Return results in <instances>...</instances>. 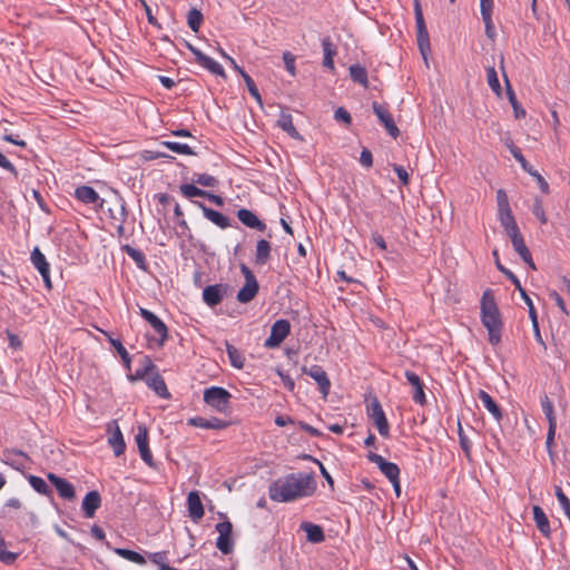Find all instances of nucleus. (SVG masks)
I'll return each mask as SVG.
<instances>
[{"label": "nucleus", "mask_w": 570, "mask_h": 570, "mask_svg": "<svg viewBox=\"0 0 570 570\" xmlns=\"http://www.w3.org/2000/svg\"><path fill=\"white\" fill-rule=\"evenodd\" d=\"M316 490L312 473H291L274 481L268 489L271 500L291 502L298 498L309 497Z\"/></svg>", "instance_id": "obj_1"}, {"label": "nucleus", "mask_w": 570, "mask_h": 570, "mask_svg": "<svg viewBox=\"0 0 570 570\" xmlns=\"http://www.w3.org/2000/svg\"><path fill=\"white\" fill-rule=\"evenodd\" d=\"M481 322L488 330L489 342L498 345L501 342L503 323L492 289H485L481 297Z\"/></svg>", "instance_id": "obj_2"}, {"label": "nucleus", "mask_w": 570, "mask_h": 570, "mask_svg": "<svg viewBox=\"0 0 570 570\" xmlns=\"http://www.w3.org/2000/svg\"><path fill=\"white\" fill-rule=\"evenodd\" d=\"M232 394L224 387L210 386L204 391V402L219 413L230 409Z\"/></svg>", "instance_id": "obj_3"}, {"label": "nucleus", "mask_w": 570, "mask_h": 570, "mask_svg": "<svg viewBox=\"0 0 570 570\" xmlns=\"http://www.w3.org/2000/svg\"><path fill=\"white\" fill-rule=\"evenodd\" d=\"M245 284L237 293V301L242 304L252 302L258 293L259 285L253 271L244 263L239 265Z\"/></svg>", "instance_id": "obj_4"}, {"label": "nucleus", "mask_w": 570, "mask_h": 570, "mask_svg": "<svg viewBox=\"0 0 570 570\" xmlns=\"http://www.w3.org/2000/svg\"><path fill=\"white\" fill-rule=\"evenodd\" d=\"M414 1V16H415V23H416V41L417 47L422 53V56L425 58L426 53L430 52V37L429 31L424 21L423 11L421 8L420 0H413Z\"/></svg>", "instance_id": "obj_5"}, {"label": "nucleus", "mask_w": 570, "mask_h": 570, "mask_svg": "<svg viewBox=\"0 0 570 570\" xmlns=\"http://www.w3.org/2000/svg\"><path fill=\"white\" fill-rule=\"evenodd\" d=\"M507 147L509 148L510 153L512 154L513 158L521 165V168L528 173L530 176L534 177L539 188L543 194H549V184L547 180L535 170L524 158V156L521 153V149L517 147L513 141L509 140L505 142Z\"/></svg>", "instance_id": "obj_6"}, {"label": "nucleus", "mask_w": 570, "mask_h": 570, "mask_svg": "<svg viewBox=\"0 0 570 570\" xmlns=\"http://www.w3.org/2000/svg\"><path fill=\"white\" fill-rule=\"evenodd\" d=\"M367 415L375 424L380 435L387 438L390 435V424L383 407L376 397H374L367 405Z\"/></svg>", "instance_id": "obj_7"}, {"label": "nucleus", "mask_w": 570, "mask_h": 570, "mask_svg": "<svg viewBox=\"0 0 570 570\" xmlns=\"http://www.w3.org/2000/svg\"><path fill=\"white\" fill-rule=\"evenodd\" d=\"M291 333V323L287 320L281 318L277 320L271 328L269 336L265 340L264 346L266 348H275L278 347L283 341Z\"/></svg>", "instance_id": "obj_8"}, {"label": "nucleus", "mask_w": 570, "mask_h": 570, "mask_svg": "<svg viewBox=\"0 0 570 570\" xmlns=\"http://www.w3.org/2000/svg\"><path fill=\"white\" fill-rule=\"evenodd\" d=\"M215 529L219 533L216 540L217 549L224 554L232 553L234 549V540L232 538L233 524L229 521H223L217 523Z\"/></svg>", "instance_id": "obj_9"}, {"label": "nucleus", "mask_w": 570, "mask_h": 570, "mask_svg": "<svg viewBox=\"0 0 570 570\" xmlns=\"http://www.w3.org/2000/svg\"><path fill=\"white\" fill-rule=\"evenodd\" d=\"M186 47L195 56L196 62L210 73L226 78L224 68L210 57L203 53L198 48L186 41Z\"/></svg>", "instance_id": "obj_10"}, {"label": "nucleus", "mask_w": 570, "mask_h": 570, "mask_svg": "<svg viewBox=\"0 0 570 570\" xmlns=\"http://www.w3.org/2000/svg\"><path fill=\"white\" fill-rule=\"evenodd\" d=\"M108 212L109 217L114 222L118 223V232L122 233L124 224L126 223L128 217V212L126 207V202L119 193L115 191L112 207L108 208Z\"/></svg>", "instance_id": "obj_11"}, {"label": "nucleus", "mask_w": 570, "mask_h": 570, "mask_svg": "<svg viewBox=\"0 0 570 570\" xmlns=\"http://www.w3.org/2000/svg\"><path fill=\"white\" fill-rule=\"evenodd\" d=\"M139 314L159 335L157 344L158 346H163L168 337V328L166 324L156 314L144 307L139 308Z\"/></svg>", "instance_id": "obj_12"}, {"label": "nucleus", "mask_w": 570, "mask_h": 570, "mask_svg": "<svg viewBox=\"0 0 570 570\" xmlns=\"http://www.w3.org/2000/svg\"><path fill=\"white\" fill-rule=\"evenodd\" d=\"M366 459L375 463L390 482L400 478V468L395 463L386 461L382 455L375 452H368Z\"/></svg>", "instance_id": "obj_13"}, {"label": "nucleus", "mask_w": 570, "mask_h": 570, "mask_svg": "<svg viewBox=\"0 0 570 570\" xmlns=\"http://www.w3.org/2000/svg\"><path fill=\"white\" fill-rule=\"evenodd\" d=\"M30 261L35 268L39 272L41 275L45 286L48 289L52 288V283L50 278V265L46 258V256L41 253L39 247H35L31 252Z\"/></svg>", "instance_id": "obj_14"}, {"label": "nucleus", "mask_w": 570, "mask_h": 570, "mask_svg": "<svg viewBox=\"0 0 570 570\" xmlns=\"http://www.w3.org/2000/svg\"><path fill=\"white\" fill-rule=\"evenodd\" d=\"M229 291L228 284H215L208 285L203 291V301L209 307H215L220 304L224 297L227 295Z\"/></svg>", "instance_id": "obj_15"}, {"label": "nucleus", "mask_w": 570, "mask_h": 570, "mask_svg": "<svg viewBox=\"0 0 570 570\" xmlns=\"http://www.w3.org/2000/svg\"><path fill=\"white\" fill-rule=\"evenodd\" d=\"M302 370L317 383L321 393L326 397L331 390V381L323 367L320 365H312L311 367L303 366Z\"/></svg>", "instance_id": "obj_16"}, {"label": "nucleus", "mask_w": 570, "mask_h": 570, "mask_svg": "<svg viewBox=\"0 0 570 570\" xmlns=\"http://www.w3.org/2000/svg\"><path fill=\"white\" fill-rule=\"evenodd\" d=\"M135 440H136V443H137V446H138V450L140 453V458L142 459V461L148 466L155 468L153 454H151V451H150L149 444H148V431H147L146 426H144V425L138 426V432L135 436Z\"/></svg>", "instance_id": "obj_17"}, {"label": "nucleus", "mask_w": 570, "mask_h": 570, "mask_svg": "<svg viewBox=\"0 0 570 570\" xmlns=\"http://www.w3.org/2000/svg\"><path fill=\"white\" fill-rule=\"evenodd\" d=\"M372 108H373L374 114L377 116L379 120L381 121V124L384 126V128L389 132V135L392 136L393 138H397V136L400 135V130H399L397 126L395 125L389 110L384 106H382L381 104H379L376 101L373 102Z\"/></svg>", "instance_id": "obj_18"}, {"label": "nucleus", "mask_w": 570, "mask_h": 570, "mask_svg": "<svg viewBox=\"0 0 570 570\" xmlns=\"http://www.w3.org/2000/svg\"><path fill=\"white\" fill-rule=\"evenodd\" d=\"M47 478L56 488L60 498L68 501L76 499L75 487L67 479L60 478L51 472L47 474Z\"/></svg>", "instance_id": "obj_19"}, {"label": "nucleus", "mask_w": 570, "mask_h": 570, "mask_svg": "<svg viewBox=\"0 0 570 570\" xmlns=\"http://www.w3.org/2000/svg\"><path fill=\"white\" fill-rule=\"evenodd\" d=\"M107 432L110 433L108 438V443L112 448L115 455L120 456L121 454H124L126 450V443L120 431V428L116 421H111L107 425Z\"/></svg>", "instance_id": "obj_20"}, {"label": "nucleus", "mask_w": 570, "mask_h": 570, "mask_svg": "<svg viewBox=\"0 0 570 570\" xmlns=\"http://www.w3.org/2000/svg\"><path fill=\"white\" fill-rule=\"evenodd\" d=\"M75 197L87 205H95L102 208L105 199L100 198L99 194L90 186L82 185L75 189Z\"/></svg>", "instance_id": "obj_21"}, {"label": "nucleus", "mask_w": 570, "mask_h": 570, "mask_svg": "<svg viewBox=\"0 0 570 570\" xmlns=\"http://www.w3.org/2000/svg\"><path fill=\"white\" fill-rule=\"evenodd\" d=\"M237 218L239 222L245 225L248 228L258 230V232H265L266 230V224L261 220L256 214H254L252 210L247 208H240L237 210Z\"/></svg>", "instance_id": "obj_22"}, {"label": "nucleus", "mask_w": 570, "mask_h": 570, "mask_svg": "<svg viewBox=\"0 0 570 570\" xmlns=\"http://www.w3.org/2000/svg\"><path fill=\"white\" fill-rule=\"evenodd\" d=\"M187 424L195 428L207 430H223L228 426V422L218 417L205 419L202 416H194L187 420Z\"/></svg>", "instance_id": "obj_23"}, {"label": "nucleus", "mask_w": 570, "mask_h": 570, "mask_svg": "<svg viewBox=\"0 0 570 570\" xmlns=\"http://www.w3.org/2000/svg\"><path fill=\"white\" fill-rule=\"evenodd\" d=\"M156 371L157 366L154 364L150 356L145 355L140 361V367L137 368L134 374L128 375V380L130 382L146 381Z\"/></svg>", "instance_id": "obj_24"}, {"label": "nucleus", "mask_w": 570, "mask_h": 570, "mask_svg": "<svg viewBox=\"0 0 570 570\" xmlns=\"http://www.w3.org/2000/svg\"><path fill=\"white\" fill-rule=\"evenodd\" d=\"M187 507L189 517L194 522H198L204 517L205 510L198 491H190L188 493Z\"/></svg>", "instance_id": "obj_25"}, {"label": "nucleus", "mask_w": 570, "mask_h": 570, "mask_svg": "<svg viewBox=\"0 0 570 570\" xmlns=\"http://www.w3.org/2000/svg\"><path fill=\"white\" fill-rule=\"evenodd\" d=\"M492 255L494 257V263H495V266L497 268L508 278L512 282V284L515 286V288L519 291L522 299L524 302L531 299L530 296L528 295L527 291L522 287L519 278L515 276L514 273H512L510 269H508L505 266H503L499 259V253H498V249H494L492 252Z\"/></svg>", "instance_id": "obj_26"}, {"label": "nucleus", "mask_w": 570, "mask_h": 570, "mask_svg": "<svg viewBox=\"0 0 570 570\" xmlns=\"http://www.w3.org/2000/svg\"><path fill=\"white\" fill-rule=\"evenodd\" d=\"M405 377L413 387V401L420 405H424L426 403V397L423 390L424 384L421 381L420 376L412 371H406Z\"/></svg>", "instance_id": "obj_27"}, {"label": "nucleus", "mask_w": 570, "mask_h": 570, "mask_svg": "<svg viewBox=\"0 0 570 570\" xmlns=\"http://www.w3.org/2000/svg\"><path fill=\"white\" fill-rule=\"evenodd\" d=\"M101 505V497L100 493L96 490L89 491L81 503V508L83 510V514L86 518H94L96 511Z\"/></svg>", "instance_id": "obj_28"}, {"label": "nucleus", "mask_w": 570, "mask_h": 570, "mask_svg": "<svg viewBox=\"0 0 570 570\" xmlns=\"http://www.w3.org/2000/svg\"><path fill=\"white\" fill-rule=\"evenodd\" d=\"M195 204L202 209L204 216L219 228L225 229L230 226V220L227 216L223 215L222 213L213 208L207 207L200 202H195Z\"/></svg>", "instance_id": "obj_29"}, {"label": "nucleus", "mask_w": 570, "mask_h": 570, "mask_svg": "<svg viewBox=\"0 0 570 570\" xmlns=\"http://www.w3.org/2000/svg\"><path fill=\"white\" fill-rule=\"evenodd\" d=\"M145 382L147 386L151 389L158 396L165 400L170 399L171 395L167 389L165 380L157 371L151 374Z\"/></svg>", "instance_id": "obj_30"}, {"label": "nucleus", "mask_w": 570, "mask_h": 570, "mask_svg": "<svg viewBox=\"0 0 570 570\" xmlns=\"http://www.w3.org/2000/svg\"><path fill=\"white\" fill-rule=\"evenodd\" d=\"M322 49L324 53L323 66L330 70H334V57L337 53L336 46L333 43L330 37L322 39Z\"/></svg>", "instance_id": "obj_31"}, {"label": "nucleus", "mask_w": 570, "mask_h": 570, "mask_svg": "<svg viewBox=\"0 0 570 570\" xmlns=\"http://www.w3.org/2000/svg\"><path fill=\"white\" fill-rule=\"evenodd\" d=\"M533 520L541 534L549 538L551 534L550 522L543 509L539 505L533 507Z\"/></svg>", "instance_id": "obj_32"}, {"label": "nucleus", "mask_w": 570, "mask_h": 570, "mask_svg": "<svg viewBox=\"0 0 570 570\" xmlns=\"http://www.w3.org/2000/svg\"><path fill=\"white\" fill-rule=\"evenodd\" d=\"M301 529L305 531L307 540L312 543H321L325 540L324 530L318 524L303 522Z\"/></svg>", "instance_id": "obj_33"}, {"label": "nucleus", "mask_w": 570, "mask_h": 570, "mask_svg": "<svg viewBox=\"0 0 570 570\" xmlns=\"http://www.w3.org/2000/svg\"><path fill=\"white\" fill-rule=\"evenodd\" d=\"M479 399L483 403L484 407L492 414V416L499 422L502 420V410L492 399V396L483 390L479 391Z\"/></svg>", "instance_id": "obj_34"}, {"label": "nucleus", "mask_w": 570, "mask_h": 570, "mask_svg": "<svg viewBox=\"0 0 570 570\" xmlns=\"http://www.w3.org/2000/svg\"><path fill=\"white\" fill-rule=\"evenodd\" d=\"M503 76H504V81H505V87H507V96H508V99L513 108V114H514V117L515 119H521V118H524L527 112L525 110L522 108L521 104L519 102V100L517 99V96H515V92L514 90L512 89L511 85H510V81L507 77V75L503 72Z\"/></svg>", "instance_id": "obj_35"}, {"label": "nucleus", "mask_w": 570, "mask_h": 570, "mask_svg": "<svg viewBox=\"0 0 570 570\" xmlns=\"http://www.w3.org/2000/svg\"><path fill=\"white\" fill-rule=\"evenodd\" d=\"M272 246L266 239H259L256 244L255 264L265 265L271 258Z\"/></svg>", "instance_id": "obj_36"}, {"label": "nucleus", "mask_w": 570, "mask_h": 570, "mask_svg": "<svg viewBox=\"0 0 570 570\" xmlns=\"http://www.w3.org/2000/svg\"><path fill=\"white\" fill-rule=\"evenodd\" d=\"M225 345L232 366L237 370H242L245 365V356L243 353L228 341L225 342Z\"/></svg>", "instance_id": "obj_37"}, {"label": "nucleus", "mask_w": 570, "mask_h": 570, "mask_svg": "<svg viewBox=\"0 0 570 570\" xmlns=\"http://www.w3.org/2000/svg\"><path fill=\"white\" fill-rule=\"evenodd\" d=\"M277 125L285 132H287L294 139H302L299 132L293 125V118L289 114L281 112L279 118L277 120Z\"/></svg>", "instance_id": "obj_38"}, {"label": "nucleus", "mask_w": 570, "mask_h": 570, "mask_svg": "<svg viewBox=\"0 0 570 570\" xmlns=\"http://www.w3.org/2000/svg\"><path fill=\"white\" fill-rule=\"evenodd\" d=\"M104 334L106 335V337L108 338L109 343L115 347V350L119 354V356L122 360L124 365L126 366V368L129 370L130 368V363H131V357H130L129 353L127 352V350L125 348V346L122 345V343L120 342V340L114 338L107 332H104Z\"/></svg>", "instance_id": "obj_39"}, {"label": "nucleus", "mask_w": 570, "mask_h": 570, "mask_svg": "<svg viewBox=\"0 0 570 570\" xmlns=\"http://www.w3.org/2000/svg\"><path fill=\"white\" fill-rule=\"evenodd\" d=\"M124 252L136 263L137 267L141 271H147V262L145 254L130 245L122 247Z\"/></svg>", "instance_id": "obj_40"}, {"label": "nucleus", "mask_w": 570, "mask_h": 570, "mask_svg": "<svg viewBox=\"0 0 570 570\" xmlns=\"http://www.w3.org/2000/svg\"><path fill=\"white\" fill-rule=\"evenodd\" d=\"M350 77L354 82L360 83L365 88L368 87L367 71L361 65H352L350 67Z\"/></svg>", "instance_id": "obj_41"}, {"label": "nucleus", "mask_w": 570, "mask_h": 570, "mask_svg": "<svg viewBox=\"0 0 570 570\" xmlns=\"http://www.w3.org/2000/svg\"><path fill=\"white\" fill-rule=\"evenodd\" d=\"M28 481L32 489L38 492L39 494L46 495V497H52V491L49 488V485L46 483V481L37 475H28Z\"/></svg>", "instance_id": "obj_42"}, {"label": "nucleus", "mask_w": 570, "mask_h": 570, "mask_svg": "<svg viewBox=\"0 0 570 570\" xmlns=\"http://www.w3.org/2000/svg\"><path fill=\"white\" fill-rule=\"evenodd\" d=\"M114 552L130 562L137 563L139 566L146 564V559L144 558V556L134 550L116 548L114 549Z\"/></svg>", "instance_id": "obj_43"}, {"label": "nucleus", "mask_w": 570, "mask_h": 570, "mask_svg": "<svg viewBox=\"0 0 570 570\" xmlns=\"http://www.w3.org/2000/svg\"><path fill=\"white\" fill-rule=\"evenodd\" d=\"M204 16L200 10L191 8L187 14L188 27L194 31L198 32L203 23Z\"/></svg>", "instance_id": "obj_44"}, {"label": "nucleus", "mask_w": 570, "mask_h": 570, "mask_svg": "<svg viewBox=\"0 0 570 570\" xmlns=\"http://www.w3.org/2000/svg\"><path fill=\"white\" fill-rule=\"evenodd\" d=\"M160 146H164L176 154L195 155V151L187 144L165 140L160 142Z\"/></svg>", "instance_id": "obj_45"}, {"label": "nucleus", "mask_w": 570, "mask_h": 570, "mask_svg": "<svg viewBox=\"0 0 570 570\" xmlns=\"http://www.w3.org/2000/svg\"><path fill=\"white\" fill-rule=\"evenodd\" d=\"M527 305H529V316H530V320H531V323H532V327H533V332H534V335H535V340L544 345V342L541 337V334H540V328H539V323H538V315H537V311H535V307L533 305V302L532 299H529L527 302H524Z\"/></svg>", "instance_id": "obj_46"}, {"label": "nucleus", "mask_w": 570, "mask_h": 570, "mask_svg": "<svg viewBox=\"0 0 570 570\" xmlns=\"http://www.w3.org/2000/svg\"><path fill=\"white\" fill-rule=\"evenodd\" d=\"M179 190L186 198L204 197L206 195V190L200 189L193 184H183L180 185Z\"/></svg>", "instance_id": "obj_47"}, {"label": "nucleus", "mask_w": 570, "mask_h": 570, "mask_svg": "<svg viewBox=\"0 0 570 570\" xmlns=\"http://www.w3.org/2000/svg\"><path fill=\"white\" fill-rule=\"evenodd\" d=\"M487 81L489 87L498 95L501 96V86L499 82L498 73L494 67L487 68Z\"/></svg>", "instance_id": "obj_48"}, {"label": "nucleus", "mask_w": 570, "mask_h": 570, "mask_svg": "<svg viewBox=\"0 0 570 570\" xmlns=\"http://www.w3.org/2000/svg\"><path fill=\"white\" fill-rule=\"evenodd\" d=\"M18 558V554L7 550V543L0 535V561L6 564H12Z\"/></svg>", "instance_id": "obj_49"}, {"label": "nucleus", "mask_w": 570, "mask_h": 570, "mask_svg": "<svg viewBox=\"0 0 570 570\" xmlns=\"http://www.w3.org/2000/svg\"><path fill=\"white\" fill-rule=\"evenodd\" d=\"M540 401H541L542 411H543L549 424L557 423L556 416H554V411H553V404L550 401V399L548 397V395L544 394Z\"/></svg>", "instance_id": "obj_50"}, {"label": "nucleus", "mask_w": 570, "mask_h": 570, "mask_svg": "<svg viewBox=\"0 0 570 570\" xmlns=\"http://www.w3.org/2000/svg\"><path fill=\"white\" fill-rule=\"evenodd\" d=\"M245 85L250 94V96L258 102L259 106H263L262 96L257 86L255 85L253 78L249 75H244Z\"/></svg>", "instance_id": "obj_51"}, {"label": "nucleus", "mask_w": 570, "mask_h": 570, "mask_svg": "<svg viewBox=\"0 0 570 570\" xmlns=\"http://www.w3.org/2000/svg\"><path fill=\"white\" fill-rule=\"evenodd\" d=\"M458 433H459L460 445H461L465 456L470 460L471 459V441L465 435L460 422L458 423Z\"/></svg>", "instance_id": "obj_52"}, {"label": "nucleus", "mask_w": 570, "mask_h": 570, "mask_svg": "<svg viewBox=\"0 0 570 570\" xmlns=\"http://www.w3.org/2000/svg\"><path fill=\"white\" fill-rule=\"evenodd\" d=\"M194 181L204 187H216L218 185V179L208 174H195Z\"/></svg>", "instance_id": "obj_53"}, {"label": "nucleus", "mask_w": 570, "mask_h": 570, "mask_svg": "<svg viewBox=\"0 0 570 570\" xmlns=\"http://www.w3.org/2000/svg\"><path fill=\"white\" fill-rule=\"evenodd\" d=\"M511 243L514 250L519 254L521 258L528 257V259H530V250L524 243L523 236L512 239Z\"/></svg>", "instance_id": "obj_54"}, {"label": "nucleus", "mask_w": 570, "mask_h": 570, "mask_svg": "<svg viewBox=\"0 0 570 570\" xmlns=\"http://www.w3.org/2000/svg\"><path fill=\"white\" fill-rule=\"evenodd\" d=\"M532 214L540 220L541 224L547 223V216L543 209V202L541 198L535 197L532 206Z\"/></svg>", "instance_id": "obj_55"}, {"label": "nucleus", "mask_w": 570, "mask_h": 570, "mask_svg": "<svg viewBox=\"0 0 570 570\" xmlns=\"http://www.w3.org/2000/svg\"><path fill=\"white\" fill-rule=\"evenodd\" d=\"M499 220L504 229L509 228V226H512L513 224H517L515 218L512 214V210H504L498 213Z\"/></svg>", "instance_id": "obj_56"}, {"label": "nucleus", "mask_w": 570, "mask_h": 570, "mask_svg": "<svg viewBox=\"0 0 570 570\" xmlns=\"http://www.w3.org/2000/svg\"><path fill=\"white\" fill-rule=\"evenodd\" d=\"M497 202H498V213L504 212L505 209L507 210L511 209L508 195L503 189H499L497 191Z\"/></svg>", "instance_id": "obj_57"}, {"label": "nucleus", "mask_w": 570, "mask_h": 570, "mask_svg": "<svg viewBox=\"0 0 570 570\" xmlns=\"http://www.w3.org/2000/svg\"><path fill=\"white\" fill-rule=\"evenodd\" d=\"M556 429H557V423L549 424L547 440H546L547 450H548L549 456L551 458L552 461H553V452H552L551 448H552V444L554 441Z\"/></svg>", "instance_id": "obj_58"}, {"label": "nucleus", "mask_w": 570, "mask_h": 570, "mask_svg": "<svg viewBox=\"0 0 570 570\" xmlns=\"http://www.w3.org/2000/svg\"><path fill=\"white\" fill-rule=\"evenodd\" d=\"M334 119L336 121L344 122L345 125H350L352 122V117L350 112L344 107H338L334 112Z\"/></svg>", "instance_id": "obj_59"}, {"label": "nucleus", "mask_w": 570, "mask_h": 570, "mask_svg": "<svg viewBox=\"0 0 570 570\" xmlns=\"http://www.w3.org/2000/svg\"><path fill=\"white\" fill-rule=\"evenodd\" d=\"M283 60L285 63L286 70L292 75L295 76V56L291 53L289 51H286L283 53Z\"/></svg>", "instance_id": "obj_60"}, {"label": "nucleus", "mask_w": 570, "mask_h": 570, "mask_svg": "<svg viewBox=\"0 0 570 570\" xmlns=\"http://www.w3.org/2000/svg\"><path fill=\"white\" fill-rule=\"evenodd\" d=\"M556 497L566 513V511L570 510V500L569 498L563 493L562 489L560 487H556Z\"/></svg>", "instance_id": "obj_61"}, {"label": "nucleus", "mask_w": 570, "mask_h": 570, "mask_svg": "<svg viewBox=\"0 0 570 570\" xmlns=\"http://www.w3.org/2000/svg\"><path fill=\"white\" fill-rule=\"evenodd\" d=\"M393 170L397 175L402 185L407 186L410 183V176L409 173L405 170V168L401 165H393Z\"/></svg>", "instance_id": "obj_62"}, {"label": "nucleus", "mask_w": 570, "mask_h": 570, "mask_svg": "<svg viewBox=\"0 0 570 570\" xmlns=\"http://www.w3.org/2000/svg\"><path fill=\"white\" fill-rule=\"evenodd\" d=\"M0 167L11 173L14 177H18L17 168L2 153H0Z\"/></svg>", "instance_id": "obj_63"}, {"label": "nucleus", "mask_w": 570, "mask_h": 570, "mask_svg": "<svg viewBox=\"0 0 570 570\" xmlns=\"http://www.w3.org/2000/svg\"><path fill=\"white\" fill-rule=\"evenodd\" d=\"M480 10L482 18L492 17L493 0H480Z\"/></svg>", "instance_id": "obj_64"}]
</instances>
